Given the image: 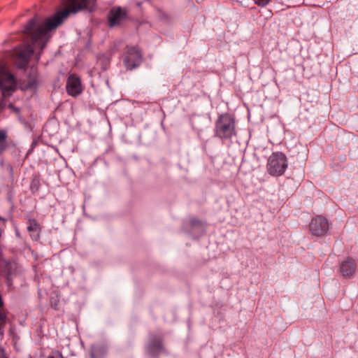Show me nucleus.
Returning a JSON list of instances; mask_svg holds the SVG:
<instances>
[{"label":"nucleus","mask_w":358,"mask_h":358,"mask_svg":"<svg viewBox=\"0 0 358 358\" xmlns=\"http://www.w3.org/2000/svg\"><path fill=\"white\" fill-rule=\"evenodd\" d=\"M96 1L62 0V4L66 8L46 19L44 23L40 22L36 17L31 19L22 31V35L26 37V42L14 50L13 57L15 64L19 68H25L34 50L39 48L42 50L45 47L49 39L48 31L61 24L70 13H76L84 9L90 12L94 10Z\"/></svg>","instance_id":"obj_1"},{"label":"nucleus","mask_w":358,"mask_h":358,"mask_svg":"<svg viewBox=\"0 0 358 358\" xmlns=\"http://www.w3.org/2000/svg\"><path fill=\"white\" fill-rule=\"evenodd\" d=\"M214 136L222 141L230 140L236 136V122L231 115L223 113L219 115L215 123Z\"/></svg>","instance_id":"obj_2"},{"label":"nucleus","mask_w":358,"mask_h":358,"mask_svg":"<svg viewBox=\"0 0 358 358\" xmlns=\"http://www.w3.org/2000/svg\"><path fill=\"white\" fill-rule=\"evenodd\" d=\"M15 80L7 68L6 62L0 60V94L2 98L9 97L15 89Z\"/></svg>","instance_id":"obj_3"},{"label":"nucleus","mask_w":358,"mask_h":358,"mask_svg":"<svg viewBox=\"0 0 358 358\" xmlns=\"http://www.w3.org/2000/svg\"><path fill=\"white\" fill-rule=\"evenodd\" d=\"M287 159L280 152H273L268 158L266 169L272 176H282L287 168Z\"/></svg>","instance_id":"obj_4"},{"label":"nucleus","mask_w":358,"mask_h":358,"mask_svg":"<svg viewBox=\"0 0 358 358\" xmlns=\"http://www.w3.org/2000/svg\"><path fill=\"white\" fill-rule=\"evenodd\" d=\"M123 62L128 70L136 68L142 62L141 52L135 46H127L123 55Z\"/></svg>","instance_id":"obj_5"},{"label":"nucleus","mask_w":358,"mask_h":358,"mask_svg":"<svg viewBox=\"0 0 358 358\" xmlns=\"http://www.w3.org/2000/svg\"><path fill=\"white\" fill-rule=\"evenodd\" d=\"M309 229L313 236H322L327 233L329 223L324 216L317 215L311 220Z\"/></svg>","instance_id":"obj_6"},{"label":"nucleus","mask_w":358,"mask_h":358,"mask_svg":"<svg viewBox=\"0 0 358 358\" xmlns=\"http://www.w3.org/2000/svg\"><path fill=\"white\" fill-rule=\"evenodd\" d=\"M127 18V11L120 6L113 8L108 15V24L110 27L120 25Z\"/></svg>","instance_id":"obj_7"},{"label":"nucleus","mask_w":358,"mask_h":358,"mask_svg":"<svg viewBox=\"0 0 358 358\" xmlns=\"http://www.w3.org/2000/svg\"><path fill=\"white\" fill-rule=\"evenodd\" d=\"M66 92L72 96H76L82 92L81 81L78 76L71 74L66 81Z\"/></svg>","instance_id":"obj_8"},{"label":"nucleus","mask_w":358,"mask_h":358,"mask_svg":"<svg viewBox=\"0 0 358 358\" xmlns=\"http://www.w3.org/2000/svg\"><path fill=\"white\" fill-rule=\"evenodd\" d=\"M357 269V262L352 257L346 258L341 264L340 271L345 278L353 275Z\"/></svg>","instance_id":"obj_9"},{"label":"nucleus","mask_w":358,"mask_h":358,"mask_svg":"<svg viewBox=\"0 0 358 358\" xmlns=\"http://www.w3.org/2000/svg\"><path fill=\"white\" fill-rule=\"evenodd\" d=\"M162 350V338L160 336L151 335L148 346V353L152 356H157Z\"/></svg>","instance_id":"obj_10"},{"label":"nucleus","mask_w":358,"mask_h":358,"mask_svg":"<svg viewBox=\"0 0 358 358\" xmlns=\"http://www.w3.org/2000/svg\"><path fill=\"white\" fill-rule=\"evenodd\" d=\"M108 352L107 345L94 344L91 347L90 355L92 358H104Z\"/></svg>","instance_id":"obj_11"},{"label":"nucleus","mask_w":358,"mask_h":358,"mask_svg":"<svg viewBox=\"0 0 358 358\" xmlns=\"http://www.w3.org/2000/svg\"><path fill=\"white\" fill-rule=\"evenodd\" d=\"M27 230L31 233L30 236L33 240H38L40 236L39 233L41 231L40 224L36 220H31L29 225L27 227Z\"/></svg>","instance_id":"obj_12"},{"label":"nucleus","mask_w":358,"mask_h":358,"mask_svg":"<svg viewBox=\"0 0 358 358\" xmlns=\"http://www.w3.org/2000/svg\"><path fill=\"white\" fill-rule=\"evenodd\" d=\"M7 133L5 130H0V154L8 146L7 141Z\"/></svg>","instance_id":"obj_13"},{"label":"nucleus","mask_w":358,"mask_h":358,"mask_svg":"<svg viewBox=\"0 0 358 358\" xmlns=\"http://www.w3.org/2000/svg\"><path fill=\"white\" fill-rule=\"evenodd\" d=\"M37 76L35 73L31 75L25 83L26 89H35L37 87Z\"/></svg>","instance_id":"obj_14"},{"label":"nucleus","mask_w":358,"mask_h":358,"mask_svg":"<svg viewBox=\"0 0 358 358\" xmlns=\"http://www.w3.org/2000/svg\"><path fill=\"white\" fill-rule=\"evenodd\" d=\"M254 1L259 6L264 7L266 6L271 1V0H254Z\"/></svg>","instance_id":"obj_15"},{"label":"nucleus","mask_w":358,"mask_h":358,"mask_svg":"<svg viewBox=\"0 0 358 358\" xmlns=\"http://www.w3.org/2000/svg\"><path fill=\"white\" fill-rule=\"evenodd\" d=\"M48 358H64L62 353L59 351L53 352Z\"/></svg>","instance_id":"obj_16"},{"label":"nucleus","mask_w":358,"mask_h":358,"mask_svg":"<svg viewBox=\"0 0 358 358\" xmlns=\"http://www.w3.org/2000/svg\"><path fill=\"white\" fill-rule=\"evenodd\" d=\"M190 223L192 227H196L202 224L201 222L196 218H192L190 220Z\"/></svg>","instance_id":"obj_17"},{"label":"nucleus","mask_w":358,"mask_h":358,"mask_svg":"<svg viewBox=\"0 0 358 358\" xmlns=\"http://www.w3.org/2000/svg\"><path fill=\"white\" fill-rule=\"evenodd\" d=\"M0 358H7L4 351L0 349Z\"/></svg>","instance_id":"obj_18"}]
</instances>
